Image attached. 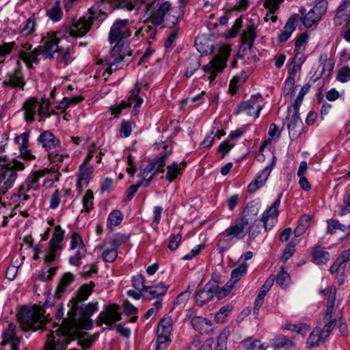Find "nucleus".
I'll return each instance as SVG.
<instances>
[{
    "mask_svg": "<svg viewBox=\"0 0 350 350\" xmlns=\"http://www.w3.org/2000/svg\"><path fill=\"white\" fill-rule=\"evenodd\" d=\"M98 310L97 302L72 304L66 319L63 322L68 329H90L93 325V321L90 317Z\"/></svg>",
    "mask_w": 350,
    "mask_h": 350,
    "instance_id": "obj_1",
    "label": "nucleus"
},
{
    "mask_svg": "<svg viewBox=\"0 0 350 350\" xmlns=\"http://www.w3.org/2000/svg\"><path fill=\"white\" fill-rule=\"evenodd\" d=\"M105 13L100 4H94L89 8L88 13L76 21H72L68 25L65 31L70 37L77 38L85 36L92 27L94 20L100 19Z\"/></svg>",
    "mask_w": 350,
    "mask_h": 350,
    "instance_id": "obj_2",
    "label": "nucleus"
},
{
    "mask_svg": "<svg viewBox=\"0 0 350 350\" xmlns=\"http://www.w3.org/2000/svg\"><path fill=\"white\" fill-rule=\"evenodd\" d=\"M44 310L40 307L32 309H23L18 315L22 329L25 331H36L38 329H47L48 318L44 316Z\"/></svg>",
    "mask_w": 350,
    "mask_h": 350,
    "instance_id": "obj_3",
    "label": "nucleus"
},
{
    "mask_svg": "<svg viewBox=\"0 0 350 350\" xmlns=\"http://www.w3.org/2000/svg\"><path fill=\"white\" fill-rule=\"evenodd\" d=\"M231 52V48L228 44H222L218 53L203 67L204 72L210 74L208 80L212 82L219 72H221L226 66V62Z\"/></svg>",
    "mask_w": 350,
    "mask_h": 350,
    "instance_id": "obj_4",
    "label": "nucleus"
},
{
    "mask_svg": "<svg viewBox=\"0 0 350 350\" xmlns=\"http://www.w3.org/2000/svg\"><path fill=\"white\" fill-rule=\"evenodd\" d=\"M49 172V168L46 167L36 170L27 176L18 191V197L21 202L27 201L30 198L29 195L27 193L29 192L34 195V192L40 189V178L45 176Z\"/></svg>",
    "mask_w": 350,
    "mask_h": 350,
    "instance_id": "obj_5",
    "label": "nucleus"
},
{
    "mask_svg": "<svg viewBox=\"0 0 350 350\" xmlns=\"http://www.w3.org/2000/svg\"><path fill=\"white\" fill-rule=\"evenodd\" d=\"M50 103L46 100L39 102L34 98L28 99L23 105L25 118L27 122H32L35 116L40 117V121L51 116Z\"/></svg>",
    "mask_w": 350,
    "mask_h": 350,
    "instance_id": "obj_6",
    "label": "nucleus"
},
{
    "mask_svg": "<svg viewBox=\"0 0 350 350\" xmlns=\"http://www.w3.org/2000/svg\"><path fill=\"white\" fill-rule=\"evenodd\" d=\"M131 34L129 27V21L128 19H118L112 25L109 33V41L111 44L116 43L115 45L122 46V50L125 47L128 50V46L121 44V42L128 38Z\"/></svg>",
    "mask_w": 350,
    "mask_h": 350,
    "instance_id": "obj_7",
    "label": "nucleus"
},
{
    "mask_svg": "<svg viewBox=\"0 0 350 350\" xmlns=\"http://www.w3.org/2000/svg\"><path fill=\"white\" fill-rule=\"evenodd\" d=\"M142 86V83H136L134 88L130 92L126 101H122L120 105L111 107V113L118 115L122 109L133 105L132 114L133 116L138 114L141 105L144 102L143 98L139 96Z\"/></svg>",
    "mask_w": 350,
    "mask_h": 350,
    "instance_id": "obj_8",
    "label": "nucleus"
},
{
    "mask_svg": "<svg viewBox=\"0 0 350 350\" xmlns=\"http://www.w3.org/2000/svg\"><path fill=\"white\" fill-rule=\"evenodd\" d=\"M62 33L60 32H47L43 34L41 43L38 46L42 51V55L45 59H52L54 58L55 54L59 49L58 43L61 40Z\"/></svg>",
    "mask_w": 350,
    "mask_h": 350,
    "instance_id": "obj_9",
    "label": "nucleus"
},
{
    "mask_svg": "<svg viewBox=\"0 0 350 350\" xmlns=\"http://www.w3.org/2000/svg\"><path fill=\"white\" fill-rule=\"evenodd\" d=\"M171 7L170 1L159 5L158 1H153L148 4L146 14L153 25H159L164 22L165 16L169 13Z\"/></svg>",
    "mask_w": 350,
    "mask_h": 350,
    "instance_id": "obj_10",
    "label": "nucleus"
},
{
    "mask_svg": "<svg viewBox=\"0 0 350 350\" xmlns=\"http://www.w3.org/2000/svg\"><path fill=\"white\" fill-rule=\"evenodd\" d=\"M265 105L264 99L260 94L252 95L250 98L241 103L238 107V113H244L247 116L256 119Z\"/></svg>",
    "mask_w": 350,
    "mask_h": 350,
    "instance_id": "obj_11",
    "label": "nucleus"
},
{
    "mask_svg": "<svg viewBox=\"0 0 350 350\" xmlns=\"http://www.w3.org/2000/svg\"><path fill=\"white\" fill-rule=\"evenodd\" d=\"M126 55H130V52L126 49V47L122 50V46L120 44L115 45L105 61L107 67L105 74L107 73L108 75H110L113 71L122 68L123 66L122 60Z\"/></svg>",
    "mask_w": 350,
    "mask_h": 350,
    "instance_id": "obj_12",
    "label": "nucleus"
},
{
    "mask_svg": "<svg viewBox=\"0 0 350 350\" xmlns=\"http://www.w3.org/2000/svg\"><path fill=\"white\" fill-rule=\"evenodd\" d=\"M286 125L290 138L292 140L297 139L302 133L303 122L299 116V109L288 107L286 116Z\"/></svg>",
    "mask_w": 350,
    "mask_h": 350,
    "instance_id": "obj_13",
    "label": "nucleus"
},
{
    "mask_svg": "<svg viewBox=\"0 0 350 350\" xmlns=\"http://www.w3.org/2000/svg\"><path fill=\"white\" fill-rule=\"evenodd\" d=\"M327 6L325 3L321 5H316L308 13L304 8L299 9V12L302 15L301 22L305 27L309 28L318 23L321 16L326 12Z\"/></svg>",
    "mask_w": 350,
    "mask_h": 350,
    "instance_id": "obj_14",
    "label": "nucleus"
},
{
    "mask_svg": "<svg viewBox=\"0 0 350 350\" xmlns=\"http://www.w3.org/2000/svg\"><path fill=\"white\" fill-rule=\"evenodd\" d=\"M122 319V313L120 311V306L113 304L105 307L96 319V324L101 326L103 324L112 326L115 322L120 321Z\"/></svg>",
    "mask_w": 350,
    "mask_h": 350,
    "instance_id": "obj_15",
    "label": "nucleus"
},
{
    "mask_svg": "<svg viewBox=\"0 0 350 350\" xmlns=\"http://www.w3.org/2000/svg\"><path fill=\"white\" fill-rule=\"evenodd\" d=\"M16 64V68L7 74L5 80L3 81V87H11L14 89L23 90L26 82L22 71L21 63L18 60Z\"/></svg>",
    "mask_w": 350,
    "mask_h": 350,
    "instance_id": "obj_16",
    "label": "nucleus"
},
{
    "mask_svg": "<svg viewBox=\"0 0 350 350\" xmlns=\"http://www.w3.org/2000/svg\"><path fill=\"white\" fill-rule=\"evenodd\" d=\"M276 163V157L273 156L271 163L270 165L266 166L263 170L260 171L255 180H254L247 187V190L250 193H254L259 188L262 187L266 183L273 166Z\"/></svg>",
    "mask_w": 350,
    "mask_h": 350,
    "instance_id": "obj_17",
    "label": "nucleus"
},
{
    "mask_svg": "<svg viewBox=\"0 0 350 350\" xmlns=\"http://www.w3.org/2000/svg\"><path fill=\"white\" fill-rule=\"evenodd\" d=\"M64 307L62 305H59L57 307V314H56V317L57 318L59 319V320H62V326L61 327H59V326H55V330H49V332L46 335V340H48V337L51 335V334H54V335H56V334H58V335H61V336H67L68 338H69V343L72 341V340H75V336L74 335L75 334V329H68L67 328V327L66 326V325L64 324V323L63 322L66 318H63L64 317ZM47 340H46V342Z\"/></svg>",
    "mask_w": 350,
    "mask_h": 350,
    "instance_id": "obj_18",
    "label": "nucleus"
},
{
    "mask_svg": "<svg viewBox=\"0 0 350 350\" xmlns=\"http://www.w3.org/2000/svg\"><path fill=\"white\" fill-rule=\"evenodd\" d=\"M282 194H280L278 199L273 202V204L263 213L261 221L263 223L264 228L266 230H269L276 223L279 211L278 210L280 204V198Z\"/></svg>",
    "mask_w": 350,
    "mask_h": 350,
    "instance_id": "obj_19",
    "label": "nucleus"
},
{
    "mask_svg": "<svg viewBox=\"0 0 350 350\" xmlns=\"http://www.w3.org/2000/svg\"><path fill=\"white\" fill-rule=\"evenodd\" d=\"M94 167L89 164H81L77 174V189L81 193L84 187H88L93 177Z\"/></svg>",
    "mask_w": 350,
    "mask_h": 350,
    "instance_id": "obj_20",
    "label": "nucleus"
},
{
    "mask_svg": "<svg viewBox=\"0 0 350 350\" xmlns=\"http://www.w3.org/2000/svg\"><path fill=\"white\" fill-rule=\"evenodd\" d=\"M248 226L249 218L241 217L239 223L231 225L230 227L226 228L225 231L236 243L245 237L247 234V230H245V229H250V226Z\"/></svg>",
    "mask_w": 350,
    "mask_h": 350,
    "instance_id": "obj_21",
    "label": "nucleus"
},
{
    "mask_svg": "<svg viewBox=\"0 0 350 350\" xmlns=\"http://www.w3.org/2000/svg\"><path fill=\"white\" fill-rule=\"evenodd\" d=\"M38 142L49 154L53 151H59L60 149L59 141L49 131L41 133L38 138Z\"/></svg>",
    "mask_w": 350,
    "mask_h": 350,
    "instance_id": "obj_22",
    "label": "nucleus"
},
{
    "mask_svg": "<svg viewBox=\"0 0 350 350\" xmlns=\"http://www.w3.org/2000/svg\"><path fill=\"white\" fill-rule=\"evenodd\" d=\"M187 163L182 161L180 163L174 161L167 167L165 178L170 183H172L178 178L183 174L186 167Z\"/></svg>",
    "mask_w": 350,
    "mask_h": 350,
    "instance_id": "obj_23",
    "label": "nucleus"
},
{
    "mask_svg": "<svg viewBox=\"0 0 350 350\" xmlns=\"http://www.w3.org/2000/svg\"><path fill=\"white\" fill-rule=\"evenodd\" d=\"M40 47L33 48V49L27 53L25 52H18L19 61H23L28 68L33 67V63L38 62V56L42 55Z\"/></svg>",
    "mask_w": 350,
    "mask_h": 350,
    "instance_id": "obj_24",
    "label": "nucleus"
},
{
    "mask_svg": "<svg viewBox=\"0 0 350 350\" xmlns=\"http://www.w3.org/2000/svg\"><path fill=\"white\" fill-rule=\"evenodd\" d=\"M94 288V283L93 282L82 285L77 291L75 297L72 299V304L75 303H81L88 299L89 296L92 294Z\"/></svg>",
    "mask_w": 350,
    "mask_h": 350,
    "instance_id": "obj_25",
    "label": "nucleus"
},
{
    "mask_svg": "<svg viewBox=\"0 0 350 350\" xmlns=\"http://www.w3.org/2000/svg\"><path fill=\"white\" fill-rule=\"evenodd\" d=\"M241 38L244 44H247L249 49L252 48L256 38V27L254 22L250 21V24L243 31Z\"/></svg>",
    "mask_w": 350,
    "mask_h": 350,
    "instance_id": "obj_26",
    "label": "nucleus"
},
{
    "mask_svg": "<svg viewBox=\"0 0 350 350\" xmlns=\"http://www.w3.org/2000/svg\"><path fill=\"white\" fill-rule=\"evenodd\" d=\"M235 241L224 230L217 238V249L219 253L222 254L230 248Z\"/></svg>",
    "mask_w": 350,
    "mask_h": 350,
    "instance_id": "obj_27",
    "label": "nucleus"
},
{
    "mask_svg": "<svg viewBox=\"0 0 350 350\" xmlns=\"http://www.w3.org/2000/svg\"><path fill=\"white\" fill-rule=\"evenodd\" d=\"M311 255L312 261L318 265L325 264L329 259V254L319 245L312 249Z\"/></svg>",
    "mask_w": 350,
    "mask_h": 350,
    "instance_id": "obj_28",
    "label": "nucleus"
},
{
    "mask_svg": "<svg viewBox=\"0 0 350 350\" xmlns=\"http://www.w3.org/2000/svg\"><path fill=\"white\" fill-rule=\"evenodd\" d=\"M296 27L295 18L294 17L289 18L284 27V30L278 35V40L280 42H286L291 36Z\"/></svg>",
    "mask_w": 350,
    "mask_h": 350,
    "instance_id": "obj_29",
    "label": "nucleus"
},
{
    "mask_svg": "<svg viewBox=\"0 0 350 350\" xmlns=\"http://www.w3.org/2000/svg\"><path fill=\"white\" fill-rule=\"evenodd\" d=\"M326 339L327 338L322 334L321 329L316 327L308 336L307 345L310 348L316 347L324 342Z\"/></svg>",
    "mask_w": 350,
    "mask_h": 350,
    "instance_id": "obj_30",
    "label": "nucleus"
},
{
    "mask_svg": "<svg viewBox=\"0 0 350 350\" xmlns=\"http://www.w3.org/2000/svg\"><path fill=\"white\" fill-rule=\"evenodd\" d=\"M260 209V203L257 201L249 202L244 209V215L242 217L249 218V224L253 221H256V216Z\"/></svg>",
    "mask_w": 350,
    "mask_h": 350,
    "instance_id": "obj_31",
    "label": "nucleus"
},
{
    "mask_svg": "<svg viewBox=\"0 0 350 350\" xmlns=\"http://www.w3.org/2000/svg\"><path fill=\"white\" fill-rule=\"evenodd\" d=\"M168 290V286L160 282L152 286H148L145 293H148L152 298L164 295Z\"/></svg>",
    "mask_w": 350,
    "mask_h": 350,
    "instance_id": "obj_32",
    "label": "nucleus"
},
{
    "mask_svg": "<svg viewBox=\"0 0 350 350\" xmlns=\"http://www.w3.org/2000/svg\"><path fill=\"white\" fill-rule=\"evenodd\" d=\"M102 257L107 262H113L118 256V250L106 241L103 243Z\"/></svg>",
    "mask_w": 350,
    "mask_h": 350,
    "instance_id": "obj_33",
    "label": "nucleus"
},
{
    "mask_svg": "<svg viewBox=\"0 0 350 350\" xmlns=\"http://www.w3.org/2000/svg\"><path fill=\"white\" fill-rule=\"evenodd\" d=\"M213 291L211 288L205 286L196 295V301L198 305L202 306L212 299Z\"/></svg>",
    "mask_w": 350,
    "mask_h": 350,
    "instance_id": "obj_34",
    "label": "nucleus"
},
{
    "mask_svg": "<svg viewBox=\"0 0 350 350\" xmlns=\"http://www.w3.org/2000/svg\"><path fill=\"white\" fill-rule=\"evenodd\" d=\"M243 347L246 350H267L268 345L260 343V340L249 338L241 342Z\"/></svg>",
    "mask_w": 350,
    "mask_h": 350,
    "instance_id": "obj_35",
    "label": "nucleus"
},
{
    "mask_svg": "<svg viewBox=\"0 0 350 350\" xmlns=\"http://www.w3.org/2000/svg\"><path fill=\"white\" fill-rule=\"evenodd\" d=\"M73 280L74 275L70 273H66L62 276L55 291V295L58 298L61 297L62 294L64 293L68 286L70 285Z\"/></svg>",
    "mask_w": 350,
    "mask_h": 350,
    "instance_id": "obj_36",
    "label": "nucleus"
},
{
    "mask_svg": "<svg viewBox=\"0 0 350 350\" xmlns=\"http://www.w3.org/2000/svg\"><path fill=\"white\" fill-rule=\"evenodd\" d=\"M311 217L308 215H304L299 220L298 224L295 229L294 234L295 236L298 237L301 236L307 230V229L309 228L310 221H311Z\"/></svg>",
    "mask_w": 350,
    "mask_h": 350,
    "instance_id": "obj_37",
    "label": "nucleus"
},
{
    "mask_svg": "<svg viewBox=\"0 0 350 350\" xmlns=\"http://www.w3.org/2000/svg\"><path fill=\"white\" fill-rule=\"evenodd\" d=\"M64 230L61 228L59 225L56 226L54 229L52 239L49 241V245L55 246L56 248L62 249L61 243L64 239Z\"/></svg>",
    "mask_w": 350,
    "mask_h": 350,
    "instance_id": "obj_38",
    "label": "nucleus"
},
{
    "mask_svg": "<svg viewBox=\"0 0 350 350\" xmlns=\"http://www.w3.org/2000/svg\"><path fill=\"white\" fill-rule=\"evenodd\" d=\"M49 170L50 172L46 174L47 176L43 180V185L46 187H53L55 181H59V177L61 176V173L59 172L58 170L55 169V167H52Z\"/></svg>",
    "mask_w": 350,
    "mask_h": 350,
    "instance_id": "obj_39",
    "label": "nucleus"
},
{
    "mask_svg": "<svg viewBox=\"0 0 350 350\" xmlns=\"http://www.w3.org/2000/svg\"><path fill=\"white\" fill-rule=\"evenodd\" d=\"M46 15L54 22L61 20L63 12L59 1H55L52 7L46 10Z\"/></svg>",
    "mask_w": 350,
    "mask_h": 350,
    "instance_id": "obj_40",
    "label": "nucleus"
},
{
    "mask_svg": "<svg viewBox=\"0 0 350 350\" xmlns=\"http://www.w3.org/2000/svg\"><path fill=\"white\" fill-rule=\"evenodd\" d=\"M296 88L297 87H295L294 70H292L290 72V75L287 77L284 83V95L292 98L295 95V90Z\"/></svg>",
    "mask_w": 350,
    "mask_h": 350,
    "instance_id": "obj_41",
    "label": "nucleus"
},
{
    "mask_svg": "<svg viewBox=\"0 0 350 350\" xmlns=\"http://www.w3.org/2000/svg\"><path fill=\"white\" fill-rule=\"evenodd\" d=\"M350 0H342L340 5L337 8L336 15L334 18V25L336 26L341 25V19L345 16L344 12L349 6Z\"/></svg>",
    "mask_w": 350,
    "mask_h": 350,
    "instance_id": "obj_42",
    "label": "nucleus"
},
{
    "mask_svg": "<svg viewBox=\"0 0 350 350\" xmlns=\"http://www.w3.org/2000/svg\"><path fill=\"white\" fill-rule=\"evenodd\" d=\"M8 136L5 133H0V165L9 164V159L4 154V148L7 145Z\"/></svg>",
    "mask_w": 350,
    "mask_h": 350,
    "instance_id": "obj_43",
    "label": "nucleus"
},
{
    "mask_svg": "<svg viewBox=\"0 0 350 350\" xmlns=\"http://www.w3.org/2000/svg\"><path fill=\"white\" fill-rule=\"evenodd\" d=\"M111 5L117 8L132 11L136 9L134 0H109Z\"/></svg>",
    "mask_w": 350,
    "mask_h": 350,
    "instance_id": "obj_44",
    "label": "nucleus"
},
{
    "mask_svg": "<svg viewBox=\"0 0 350 350\" xmlns=\"http://www.w3.org/2000/svg\"><path fill=\"white\" fill-rule=\"evenodd\" d=\"M293 345V341L283 335H278L273 339V347L274 349H288Z\"/></svg>",
    "mask_w": 350,
    "mask_h": 350,
    "instance_id": "obj_45",
    "label": "nucleus"
},
{
    "mask_svg": "<svg viewBox=\"0 0 350 350\" xmlns=\"http://www.w3.org/2000/svg\"><path fill=\"white\" fill-rule=\"evenodd\" d=\"M156 173L152 166L148 164L145 167L142 168L139 176L142 178V183L144 181L146 182V186H147L153 179Z\"/></svg>",
    "mask_w": 350,
    "mask_h": 350,
    "instance_id": "obj_46",
    "label": "nucleus"
},
{
    "mask_svg": "<svg viewBox=\"0 0 350 350\" xmlns=\"http://www.w3.org/2000/svg\"><path fill=\"white\" fill-rule=\"evenodd\" d=\"M172 319L170 318L162 319L157 327V334H170L172 333Z\"/></svg>",
    "mask_w": 350,
    "mask_h": 350,
    "instance_id": "obj_47",
    "label": "nucleus"
},
{
    "mask_svg": "<svg viewBox=\"0 0 350 350\" xmlns=\"http://www.w3.org/2000/svg\"><path fill=\"white\" fill-rule=\"evenodd\" d=\"M75 254L69 258V263L71 265L79 267L81 265V260L86 255V248H79L75 250Z\"/></svg>",
    "mask_w": 350,
    "mask_h": 350,
    "instance_id": "obj_48",
    "label": "nucleus"
},
{
    "mask_svg": "<svg viewBox=\"0 0 350 350\" xmlns=\"http://www.w3.org/2000/svg\"><path fill=\"white\" fill-rule=\"evenodd\" d=\"M122 219L123 215L120 211H113L108 215L107 225L109 226H117L121 224Z\"/></svg>",
    "mask_w": 350,
    "mask_h": 350,
    "instance_id": "obj_49",
    "label": "nucleus"
},
{
    "mask_svg": "<svg viewBox=\"0 0 350 350\" xmlns=\"http://www.w3.org/2000/svg\"><path fill=\"white\" fill-rule=\"evenodd\" d=\"M93 201V192L91 190H88L82 199L83 210L85 212L90 213L94 208Z\"/></svg>",
    "mask_w": 350,
    "mask_h": 350,
    "instance_id": "obj_50",
    "label": "nucleus"
},
{
    "mask_svg": "<svg viewBox=\"0 0 350 350\" xmlns=\"http://www.w3.org/2000/svg\"><path fill=\"white\" fill-rule=\"evenodd\" d=\"M187 70L185 75L187 77H191L200 67V62L197 58H189L186 62Z\"/></svg>",
    "mask_w": 350,
    "mask_h": 350,
    "instance_id": "obj_51",
    "label": "nucleus"
},
{
    "mask_svg": "<svg viewBox=\"0 0 350 350\" xmlns=\"http://www.w3.org/2000/svg\"><path fill=\"white\" fill-rule=\"evenodd\" d=\"M57 53H58L60 61L66 65L70 64L73 59L72 56V49L70 47H67L66 49L60 47Z\"/></svg>",
    "mask_w": 350,
    "mask_h": 350,
    "instance_id": "obj_52",
    "label": "nucleus"
},
{
    "mask_svg": "<svg viewBox=\"0 0 350 350\" xmlns=\"http://www.w3.org/2000/svg\"><path fill=\"white\" fill-rule=\"evenodd\" d=\"M327 233L333 234L336 230H340L342 232H346L348 228L340 224L338 221L334 219H329L327 221Z\"/></svg>",
    "mask_w": 350,
    "mask_h": 350,
    "instance_id": "obj_53",
    "label": "nucleus"
},
{
    "mask_svg": "<svg viewBox=\"0 0 350 350\" xmlns=\"http://www.w3.org/2000/svg\"><path fill=\"white\" fill-rule=\"evenodd\" d=\"M129 239V236L124 234L118 233L116 234L111 240H109L106 242L118 250V247L122 244L126 243Z\"/></svg>",
    "mask_w": 350,
    "mask_h": 350,
    "instance_id": "obj_54",
    "label": "nucleus"
},
{
    "mask_svg": "<svg viewBox=\"0 0 350 350\" xmlns=\"http://www.w3.org/2000/svg\"><path fill=\"white\" fill-rule=\"evenodd\" d=\"M247 265L246 263H243L239 267L233 269L231 272V280L233 284L238 282L243 275L246 273Z\"/></svg>",
    "mask_w": 350,
    "mask_h": 350,
    "instance_id": "obj_55",
    "label": "nucleus"
},
{
    "mask_svg": "<svg viewBox=\"0 0 350 350\" xmlns=\"http://www.w3.org/2000/svg\"><path fill=\"white\" fill-rule=\"evenodd\" d=\"M14 41L10 42H4L0 45V63L5 59L6 56L11 53L13 49L16 47Z\"/></svg>",
    "mask_w": 350,
    "mask_h": 350,
    "instance_id": "obj_56",
    "label": "nucleus"
},
{
    "mask_svg": "<svg viewBox=\"0 0 350 350\" xmlns=\"http://www.w3.org/2000/svg\"><path fill=\"white\" fill-rule=\"evenodd\" d=\"M145 277L142 274H137L134 275L132 279L133 288L137 291H140L145 293L146 286H145Z\"/></svg>",
    "mask_w": 350,
    "mask_h": 350,
    "instance_id": "obj_57",
    "label": "nucleus"
},
{
    "mask_svg": "<svg viewBox=\"0 0 350 350\" xmlns=\"http://www.w3.org/2000/svg\"><path fill=\"white\" fill-rule=\"evenodd\" d=\"M310 85L309 83L305 84L300 90L295 100L294 101L291 107L295 109H299L301 104L302 103L304 96L309 92L310 89Z\"/></svg>",
    "mask_w": 350,
    "mask_h": 350,
    "instance_id": "obj_58",
    "label": "nucleus"
},
{
    "mask_svg": "<svg viewBox=\"0 0 350 350\" xmlns=\"http://www.w3.org/2000/svg\"><path fill=\"white\" fill-rule=\"evenodd\" d=\"M275 281L282 288H286L290 284L291 277L286 271L282 269L281 271L278 274Z\"/></svg>",
    "mask_w": 350,
    "mask_h": 350,
    "instance_id": "obj_59",
    "label": "nucleus"
},
{
    "mask_svg": "<svg viewBox=\"0 0 350 350\" xmlns=\"http://www.w3.org/2000/svg\"><path fill=\"white\" fill-rule=\"evenodd\" d=\"M135 36H141L147 39H153L155 36V30L150 25H144L136 32Z\"/></svg>",
    "mask_w": 350,
    "mask_h": 350,
    "instance_id": "obj_60",
    "label": "nucleus"
},
{
    "mask_svg": "<svg viewBox=\"0 0 350 350\" xmlns=\"http://www.w3.org/2000/svg\"><path fill=\"white\" fill-rule=\"evenodd\" d=\"M59 151H53L49 154V159L51 163H55V169L59 170L60 167L61 163H63L65 158H68L66 156H64L63 154H59Z\"/></svg>",
    "mask_w": 350,
    "mask_h": 350,
    "instance_id": "obj_61",
    "label": "nucleus"
},
{
    "mask_svg": "<svg viewBox=\"0 0 350 350\" xmlns=\"http://www.w3.org/2000/svg\"><path fill=\"white\" fill-rule=\"evenodd\" d=\"M14 336H16V325L11 323L9 324L8 329L3 332V340L1 345H5L9 342V340L13 338Z\"/></svg>",
    "mask_w": 350,
    "mask_h": 350,
    "instance_id": "obj_62",
    "label": "nucleus"
},
{
    "mask_svg": "<svg viewBox=\"0 0 350 350\" xmlns=\"http://www.w3.org/2000/svg\"><path fill=\"white\" fill-rule=\"evenodd\" d=\"M35 28V18L34 16L29 17L25 25V26L21 29V33L23 36H28L31 34Z\"/></svg>",
    "mask_w": 350,
    "mask_h": 350,
    "instance_id": "obj_63",
    "label": "nucleus"
},
{
    "mask_svg": "<svg viewBox=\"0 0 350 350\" xmlns=\"http://www.w3.org/2000/svg\"><path fill=\"white\" fill-rule=\"evenodd\" d=\"M336 79L341 83H346L350 81V68L345 66L341 68L338 72Z\"/></svg>",
    "mask_w": 350,
    "mask_h": 350,
    "instance_id": "obj_64",
    "label": "nucleus"
}]
</instances>
